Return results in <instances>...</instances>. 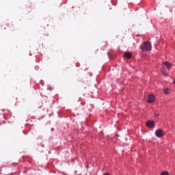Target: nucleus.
Segmentation results:
<instances>
[{"label":"nucleus","instance_id":"obj_8","mask_svg":"<svg viewBox=\"0 0 175 175\" xmlns=\"http://www.w3.org/2000/svg\"><path fill=\"white\" fill-rule=\"evenodd\" d=\"M163 92H164V94H165V95H169V89H165L164 90H163Z\"/></svg>","mask_w":175,"mask_h":175},{"label":"nucleus","instance_id":"obj_5","mask_svg":"<svg viewBox=\"0 0 175 175\" xmlns=\"http://www.w3.org/2000/svg\"><path fill=\"white\" fill-rule=\"evenodd\" d=\"M163 65H165V68H167V70H170V69H172V64L167 62H163Z\"/></svg>","mask_w":175,"mask_h":175},{"label":"nucleus","instance_id":"obj_10","mask_svg":"<svg viewBox=\"0 0 175 175\" xmlns=\"http://www.w3.org/2000/svg\"><path fill=\"white\" fill-rule=\"evenodd\" d=\"M155 117H158V114L154 113Z\"/></svg>","mask_w":175,"mask_h":175},{"label":"nucleus","instance_id":"obj_9","mask_svg":"<svg viewBox=\"0 0 175 175\" xmlns=\"http://www.w3.org/2000/svg\"><path fill=\"white\" fill-rule=\"evenodd\" d=\"M161 175H169V172H167V171H164L161 173Z\"/></svg>","mask_w":175,"mask_h":175},{"label":"nucleus","instance_id":"obj_3","mask_svg":"<svg viewBox=\"0 0 175 175\" xmlns=\"http://www.w3.org/2000/svg\"><path fill=\"white\" fill-rule=\"evenodd\" d=\"M155 100V96L154 94H150L148 96V103H152Z\"/></svg>","mask_w":175,"mask_h":175},{"label":"nucleus","instance_id":"obj_1","mask_svg":"<svg viewBox=\"0 0 175 175\" xmlns=\"http://www.w3.org/2000/svg\"><path fill=\"white\" fill-rule=\"evenodd\" d=\"M152 48V47L151 46V44H150V42H144L141 46L143 51H150Z\"/></svg>","mask_w":175,"mask_h":175},{"label":"nucleus","instance_id":"obj_6","mask_svg":"<svg viewBox=\"0 0 175 175\" xmlns=\"http://www.w3.org/2000/svg\"><path fill=\"white\" fill-rule=\"evenodd\" d=\"M124 57L128 59H130V58H132V54L129 52H126L124 53Z\"/></svg>","mask_w":175,"mask_h":175},{"label":"nucleus","instance_id":"obj_7","mask_svg":"<svg viewBox=\"0 0 175 175\" xmlns=\"http://www.w3.org/2000/svg\"><path fill=\"white\" fill-rule=\"evenodd\" d=\"M161 72L163 76H167V72H166V68H165V66L161 68Z\"/></svg>","mask_w":175,"mask_h":175},{"label":"nucleus","instance_id":"obj_4","mask_svg":"<svg viewBox=\"0 0 175 175\" xmlns=\"http://www.w3.org/2000/svg\"><path fill=\"white\" fill-rule=\"evenodd\" d=\"M146 125L149 128H154L155 126V123L154 122V121L149 120L146 122Z\"/></svg>","mask_w":175,"mask_h":175},{"label":"nucleus","instance_id":"obj_2","mask_svg":"<svg viewBox=\"0 0 175 175\" xmlns=\"http://www.w3.org/2000/svg\"><path fill=\"white\" fill-rule=\"evenodd\" d=\"M155 135L157 137H162V136L164 135L163 131L158 129L155 131Z\"/></svg>","mask_w":175,"mask_h":175}]
</instances>
